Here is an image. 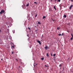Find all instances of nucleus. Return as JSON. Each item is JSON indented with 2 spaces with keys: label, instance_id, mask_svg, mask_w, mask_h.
Segmentation results:
<instances>
[{
  "label": "nucleus",
  "instance_id": "f257e3e1",
  "mask_svg": "<svg viewBox=\"0 0 73 73\" xmlns=\"http://www.w3.org/2000/svg\"><path fill=\"white\" fill-rule=\"evenodd\" d=\"M4 12H5L4 10H2V11L0 12V14H2L3 13H4Z\"/></svg>",
  "mask_w": 73,
  "mask_h": 73
},
{
  "label": "nucleus",
  "instance_id": "f03ea898",
  "mask_svg": "<svg viewBox=\"0 0 73 73\" xmlns=\"http://www.w3.org/2000/svg\"><path fill=\"white\" fill-rule=\"evenodd\" d=\"M73 6V5H71V6L70 7V9H71V8H72V7Z\"/></svg>",
  "mask_w": 73,
  "mask_h": 73
},
{
  "label": "nucleus",
  "instance_id": "7ed1b4c3",
  "mask_svg": "<svg viewBox=\"0 0 73 73\" xmlns=\"http://www.w3.org/2000/svg\"><path fill=\"white\" fill-rule=\"evenodd\" d=\"M37 42H38V43H39V44H40V45H41V42H40V41L38 40H37Z\"/></svg>",
  "mask_w": 73,
  "mask_h": 73
},
{
  "label": "nucleus",
  "instance_id": "20e7f679",
  "mask_svg": "<svg viewBox=\"0 0 73 73\" xmlns=\"http://www.w3.org/2000/svg\"><path fill=\"white\" fill-rule=\"evenodd\" d=\"M44 49H46V50H47V49L48 48V47L46 46L44 48Z\"/></svg>",
  "mask_w": 73,
  "mask_h": 73
},
{
  "label": "nucleus",
  "instance_id": "39448f33",
  "mask_svg": "<svg viewBox=\"0 0 73 73\" xmlns=\"http://www.w3.org/2000/svg\"><path fill=\"white\" fill-rule=\"evenodd\" d=\"M37 64H34V67H36V66H36V65H37Z\"/></svg>",
  "mask_w": 73,
  "mask_h": 73
},
{
  "label": "nucleus",
  "instance_id": "423d86ee",
  "mask_svg": "<svg viewBox=\"0 0 73 73\" xmlns=\"http://www.w3.org/2000/svg\"><path fill=\"white\" fill-rule=\"evenodd\" d=\"M29 4L28 3V4L26 5V6H27V7H28V6H29Z\"/></svg>",
  "mask_w": 73,
  "mask_h": 73
},
{
  "label": "nucleus",
  "instance_id": "0eeeda50",
  "mask_svg": "<svg viewBox=\"0 0 73 73\" xmlns=\"http://www.w3.org/2000/svg\"><path fill=\"white\" fill-rule=\"evenodd\" d=\"M3 17L4 18H6V16L5 15H3Z\"/></svg>",
  "mask_w": 73,
  "mask_h": 73
},
{
  "label": "nucleus",
  "instance_id": "6e6552de",
  "mask_svg": "<svg viewBox=\"0 0 73 73\" xmlns=\"http://www.w3.org/2000/svg\"><path fill=\"white\" fill-rule=\"evenodd\" d=\"M63 17H65V18H66V16L65 15H64L63 16Z\"/></svg>",
  "mask_w": 73,
  "mask_h": 73
},
{
  "label": "nucleus",
  "instance_id": "1a4fd4ad",
  "mask_svg": "<svg viewBox=\"0 0 73 73\" xmlns=\"http://www.w3.org/2000/svg\"><path fill=\"white\" fill-rule=\"evenodd\" d=\"M54 8L55 9V10H56V6H54Z\"/></svg>",
  "mask_w": 73,
  "mask_h": 73
},
{
  "label": "nucleus",
  "instance_id": "9d476101",
  "mask_svg": "<svg viewBox=\"0 0 73 73\" xmlns=\"http://www.w3.org/2000/svg\"><path fill=\"white\" fill-rule=\"evenodd\" d=\"M62 66V65L61 64H60L59 65L60 67H61V66Z\"/></svg>",
  "mask_w": 73,
  "mask_h": 73
},
{
  "label": "nucleus",
  "instance_id": "9b49d317",
  "mask_svg": "<svg viewBox=\"0 0 73 73\" xmlns=\"http://www.w3.org/2000/svg\"><path fill=\"white\" fill-rule=\"evenodd\" d=\"M44 58H41V60H44Z\"/></svg>",
  "mask_w": 73,
  "mask_h": 73
},
{
  "label": "nucleus",
  "instance_id": "f8f14e48",
  "mask_svg": "<svg viewBox=\"0 0 73 73\" xmlns=\"http://www.w3.org/2000/svg\"><path fill=\"white\" fill-rule=\"evenodd\" d=\"M11 48H14V46H12Z\"/></svg>",
  "mask_w": 73,
  "mask_h": 73
},
{
  "label": "nucleus",
  "instance_id": "ddd939ff",
  "mask_svg": "<svg viewBox=\"0 0 73 73\" xmlns=\"http://www.w3.org/2000/svg\"><path fill=\"white\" fill-rule=\"evenodd\" d=\"M53 56H54V57H55V56H56V54H54L53 55Z\"/></svg>",
  "mask_w": 73,
  "mask_h": 73
},
{
  "label": "nucleus",
  "instance_id": "4468645a",
  "mask_svg": "<svg viewBox=\"0 0 73 73\" xmlns=\"http://www.w3.org/2000/svg\"><path fill=\"white\" fill-rule=\"evenodd\" d=\"M34 4H37V2H34Z\"/></svg>",
  "mask_w": 73,
  "mask_h": 73
},
{
  "label": "nucleus",
  "instance_id": "2eb2a0df",
  "mask_svg": "<svg viewBox=\"0 0 73 73\" xmlns=\"http://www.w3.org/2000/svg\"><path fill=\"white\" fill-rule=\"evenodd\" d=\"M61 0H58V2H60Z\"/></svg>",
  "mask_w": 73,
  "mask_h": 73
},
{
  "label": "nucleus",
  "instance_id": "dca6fc26",
  "mask_svg": "<svg viewBox=\"0 0 73 73\" xmlns=\"http://www.w3.org/2000/svg\"><path fill=\"white\" fill-rule=\"evenodd\" d=\"M38 24H41V23H40V22H38Z\"/></svg>",
  "mask_w": 73,
  "mask_h": 73
},
{
  "label": "nucleus",
  "instance_id": "f3484780",
  "mask_svg": "<svg viewBox=\"0 0 73 73\" xmlns=\"http://www.w3.org/2000/svg\"><path fill=\"white\" fill-rule=\"evenodd\" d=\"M58 36H61V34H59Z\"/></svg>",
  "mask_w": 73,
  "mask_h": 73
},
{
  "label": "nucleus",
  "instance_id": "a211bd4d",
  "mask_svg": "<svg viewBox=\"0 0 73 73\" xmlns=\"http://www.w3.org/2000/svg\"><path fill=\"white\" fill-rule=\"evenodd\" d=\"M73 37H71V38H70V40H73Z\"/></svg>",
  "mask_w": 73,
  "mask_h": 73
},
{
  "label": "nucleus",
  "instance_id": "6ab92c4d",
  "mask_svg": "<svg viewBox=\"0 0 73 73\" xmlns=\"http://www.w3.org/2000/svg\"><path fill=\"white\" fill-rule=\"evenodd\" d=\"M46 56H48V57L49 56V55H48V53H47Z\"/></svg>",
  "mask_w": 73,
  "mask_h": 73
},
{
  "label": "nucleus",
  "instance_id": "aec40b11",
  "mask_svg": "<svg viewBox=\"0 0 73 73\" xmlns=\"http://www.w3.org/2000/svg\"><path fill=\"white\" fill-rule=\"evenodd\" d=\"M57 29L58 30H59V29H60V28H58H58H57Z\"/></svg>",
  "mask_w": 73,
  "mask_h": 73
},
{
  "label": "nucleus",
  "instance_id": "412c9836",
  "mask_svg": "<svg viewBox=\"0 0 73 73\" xmlns=\"http://www.w3.org/2000/svg\"><path fill=\"white\" fill-rule=\"evenodd\" d=\"M45 18H46L45 17V16H43V19H44V18L45 19Z\"/></svg>",
  "mask_w": 73,
  "mask_h": 73
},
{
  "label": "nucleus",
  "instance_id": "4be33fe9",
  "mask_svg": "<svg viewBox=\"0 0 73 73\" xmlns=\"http://www.w3.org/2000/svg\"><path fill=\"white\" fill-rule=\"evenodd\" d=\"M12 54H13L14 53V52H12Z\"/></svg>",
  "mask_w": 73,
  "mask_h": 73
},
{
  "label": "nucleus",
  "instance_id": "5701e85b",
  "mask_svg": "<svg viewBox=\"0 0 73 73\" xmlns=\"http://www.w3.org/2000/svg\"><path fill=\"white\" fill-rule=\"evenodd\" d=\"M37 15H35V17H37Z\"/></svg>",
  "mask_w": 73,
  "mask_h": 73
},
{
  "label": "nucleus",
  "instance_id": "b1692460",
  "mask_svg": "<svg viewBox=\"0 0 73 73\" xmlns=\"http://www.w3.org/2000/svg\"><path fill=\"white\" fill-rule=\"evenodd\" d=\"M64 33H62V36H64Z\"/></svg>",
  "mask_w": 73,
  "mask_h": 73
},
{
  "label": "nucleus",
  "instance_id": "393cba45",
  "mask_svg": "<svg viewBox=\"0 0 73 73\" xmlns=\"http://www.w3.org/2000/svg\"><path fill=\"white\" fill-rule=\"evenodd\" d=\"M28 29H29V30H31V29H30V28L28 27Z\"/></svg>",
  "mask_w": 73,
  "mask_h": 73
},
{
  "label": "nucleus",
  "instance_id": "a878e982",
  "mask_svg": "<svg viewBox=\"0 0 73 73\" xmlns=\"http://www.w3.org/2000/svg\"><path fill=\"white\" fill-rule=\"evenodd\" d=\"M21 67L20 66H19L18 67V69H19V68H20Z\"/></svg>",
  "mask_w": 73,
  "mask_h": 73
},
{
  "label": "nucleus",
  "instance_id": "bb28decb",
  "mask_svg": "<svg viewBox=\"0 0 73 73\" xmlns=\"http://www.w3.org/2000/svg\"><path fill=\"white\" fill-rule=\"evenodd\" d=\"M45 66H46V67H48V65H45Z\"/></svg>",
  "mask_w": 73,
  "mask_h": 73
},
{
  "label": "nucleus",
  "instance_id": "cd10ccee",
  "mask_svg": "<svg viewBox=\"0 0 73 73\" xmlns=\"http://www.w3.org/2000/svg\"><path fill=\"white\" fill-rule=\"evenodd\" d=\"M15 60L17 61H18V60L17 59H16Z\"/></svg>",
  "mask_w": 73,
  "mask_h": 73
},
{
  "label": "nucleus",
  "instance_id": "c85d7f7f",
  "mask_svg": "<svg viewBox=\"0 0 73 73\" xmlns=\"http://www.w3.org/2000/svg\"><path fill=\"white\" fill-rule=\"evenodd\" d=\"M51 56H52V54L51 53Z\"/></svg>",
  "mask_w": 73,
  "mask_h": 73
},
{
  "label": "nucleus",
  "instance_id": "c756f323",
  "mask_svg": "<svg viewBox=\"0 0 73 73\" xmlns=\"http://www.w3.org/2000/svg\"><path fill=\"white\" fill-rule=\"evenodd\" d=\"M10 38H11L10 39H12V38L11 37H10Z\"/></svg>",
  "mask_w": 73,
  "mask_h": 73
},
{
  "label": "nucleus",
  "instance_id": "7c9ffc66",
  "mask_svg": "<svg viewBox=\"0 0 73 73\" xmlns=\"http://www.w3.org/2000/svg\"><path fill=\"white\" fill-rule=\"evenodd\" d=\"M71 0V1H72V2H73V0Z\"/></svg>",
  "mask_w": 73,
  "mask_h": 73
},
{
  "label": "nucleus",
  "instance_id": "2f4dec72",
  "mask_svg": "<svg viewBox=\"0 0 73 73\" xmlns=\"http://www.w3.org/2000/svg\"><path fill=\"white\" fill-rule=\"evenodd\" d=\"M50 1L51 2L52 1H53L52 0H50Z\"/></svg>",
  "mask_w": 73,
  "mask_h": 73
},
{
  "label": "nucleus",
  "instance_id": "473e14b6",
  "mask_svg": "<svg viewBox=\"0 0 73 73\" xmlns=\"http://www.w3.org/2000/svg\"><path fill=\"white\" fill-rule=\"evenodd\" d=\"M1 32V30H0V32Z\"/></svg>",
  "mask_w": 73,
  "mask_h": 73
},
{
  "label": "nucleus",
  "instance_id": "72a5a7b5",
  "mask_svg": "<svg viewBox=\"0 0 73 73\" xmlns=\"http://www.w3.org/2000/svg\"><path fill=\"white\" fill-rule=\"evenodd\" d=\"M27 36L28 37V36H29L28 35H27Z\"/></svg>",
  "mask_w": 73,
  "mask_h": 73
},
{
  "label": "nucleus",
  "instance_id": "f704fd0d",
  "mask_svg": "<svg viewBox=\"0 0 73 73\" xmlns=\"http://www.w3.org/2000/svg\"><path fill=\"white\" fill-rule=\"evenodd\" d=\"M42 37H43V35H42Z\"/></svg>",
  "mask_w": 73,
  "mask_h": 73
},
{
  "label": "nucleus",
  "instance_id": "c9c22d12",
  "mask_svg": "<svg viewBox=\"0 0 73 73\" xmlns=\"http://www.w3.org/2000/svg\"><path fill=\"white\" fill-rule=\"evenodd\" d=\"M55 1H56L57 0H54Z\"/></svg>",
  "mask_w": 73,
  "mask_h": 73
},
{
  "label": "nucleus",
  "instance_id": "e433bc0d",
  "mask_svg": "<svg viewBox=\"0 0 73 73\" xmlns=\"http://www.w3.org/2000/svg\"><path fill=\"white\" fill-rule=\"evenodd\" d=\"M1 60L2 61L3 60V59H1Z\"/></svg>",
  "mask_w": 73,
  "mask_h": 73
},
{
  "label": "nucleus",
  "instance_id": "4c0bfd02",
  "mask_svg": "<svg viewBox=\"0 0 73 73\" xmlns=\"http://www.w3.org/2000/svg\"><path fill=\"white\" fill-rule=\"evenodd\" d=\"M53 21H54V20H53Z\"/></svg>",
  "mask_w": 73,
  "mask_h": 73
},
{
  "label": "nucleus",
  "instance_id": "58836bf2",
  "mask_svg": "<svg viewBox=\"0 0 73 73\" xmlns=\"http://www.w3.org/2000/svg\"><path fill=\"white\" fill-rule=\"evenodd\" d=\"M18 70H19V69Z\"/></svg>",
  "mask_w": 73,
  "mask_h": 73
}]
</instances>
